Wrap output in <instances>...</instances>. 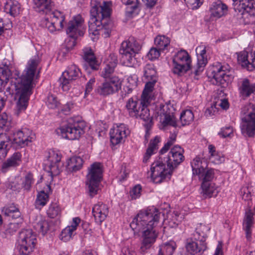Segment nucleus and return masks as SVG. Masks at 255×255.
Instances as JSON below:
<instances>
[{
	"label": "nucleus",
	"instance_id": "c756f323",
	"mask_svg": "<svg viewBox=\"0 0 255 255\" xmlns=\"http://www.w3.org/2000/svg\"><path fill=\"white\" fill-rule=\"evenodd\" d=\"M4 9L6 13L13 17L17 16L21 11L20 3L14 0H7L5 3Z\"/></svg>",
	"mask_w": 255,
	"mask_h": 255
},
{
	"label": "nucleus",
	"instance_id": "37998d69",
	"mask_svg": "<svg viewBox=\"0 0 255 255\" xmlns=\"http://www.w3.org/2000/svg\"><path fill=\"white\" fill-rule=\"evenodd\" d=\"M159 142V137L158 136L151 140L149 143V146L147 148L146 153L143 158V162H146L150 156L153 153L154 151L157 149L158 143Z\"/></svg>",
	"mask_w": 255,
	"mask_h": 255
},
{
	"label": "nucleus",
	"instance_id": "5701e85b",
	"mask_svg": "<svg viewBox=\"0 0 255 255\" xmlns=\"http://www.w3.org/2000/svg\"><path fill=\"white\" fill-rule=\"evenodd\" d=\"M31 133V132L26 128L16 131L13 135V144L16 147H22L27 145L33 139L30 135Z\"/></svg>",
	"mask_w": 255,
	"mask_h": 255
},
{
	"label": "nucleus",
	"instance_id": "052dcab7",
	"mask_svg": "<svg viewBox=\"0 0 255 255\" xmlns=\"http://www.w3.org/2000/svg\"><path fill=\"white\" fill-rule=\"evenodd\" d=\"M233 133V128L231 126L221 128V131L218 133V134L224 138L226 137L231 136Z\"/></svg>",
	"mask_w": 255,
	"mask_h": 255
},
{
	"label": "nucleus",
	"instance_id": "6e6552de",
	"mask_svg": "<svg viewBox=\"0 0 255 255\" xmlns=\"http://www.w3.org/2000/svg\"><path fill=\"white\" fill-rule=\"evenodd\" d=\"M103 177L102 165L100 162H95L89 168L86 184L89 195L93 197L98 193L99 186Z\"/></svg>",
	"mask_w": 255,
	"mask_h": 255
},
{
	"label": "nucleus",
	"instance_id": "bb28decb",
	"mask_svg": "<svg viewBox=\"0 0 255 255\" xmlns=\"http://www.w3.org/2000/svg\"><path fill=\"white\" fill-rule=\"evenodd\" d=\"M196 51L197 54V63L196 66H194V73L198 75L203 71L207 63V59L205 56L206 48L203 46L198 47Z\"/></svg>",
	"mask_w": 255,
	"mask_h": 255
},
{
	"label": "nucleus",
	"instance_id": "c9c22d12",
	"mask_svg": "<svg viewBox=\"0 0 255 255\" xmlns=\"http://www.w3.org/2000/svg\"><path fill=\"white\" fill-rule=\"evenodd\" d=\"M254 88L253 84H251L247 79H244L239 88V93L243 98L249 97L252 94H254Z\"/></svg>",
	"mask_w": 255,
	"mask_h": 255
},
{
	"label": "nucleus",
	"instance_id": "c85d7f7f",
	"mask_svg": "<svg viewBox=\"0 0 255 255\" xmlns=\"http://www.w3.org/2000/svg\"><path fill=\"white\" fill-rule=\"evenodd\" d=\"M21 154L19 152H15L13 155L4 161L1 166L3 172H6L12 167L18 166L21 162Z\"/></svg>",
	"mask_w": 255,
	"mask_h": 255
},
{
	"label": "nucleus",
	"instance_id": "864d4df0",
	"mask_svg": "<svg viewBox=\"0 0 255 255\" xmlns=\"http://www.w3.org/2000/svg\"><path fill=\"white\" fill-rule=\"evenodd\" d=\"M176 138V135L174 133H172L170 135L167 142L164 144V146L161 148L160 151V153L164 154L169 149L170 146L175 141Z\"/></svg>",
	"mask_w": 255,
	"mask_h": 255
},
{
	"label": "nucleus",
	"instance_id": "1a4fd4ad",
	"mask_svg": "<svg viewBox=\"0 0 255 255\" xmlns=\"http://www.w3.org/2000/svg\"><path fill=\"white\" fill-rule=\"evenodd\" d=\"M242 123L241 128L243 134L253 136L255 134V110L251 105L245 106L241 111Z\"/></svg>",
	"mask_w": 255,
	"mask_h": 255
},
{
	"label": "nucleus",
	"instance_id": "f3484780",
	"mask_svg": "<svg viewBox=\"0 0 255 255\" xmlns=\"http://www.w3.org/2000/svg\"><path fill=\"white\" fill-rule=\"evenodd\" d=\"M238 61L242 66L249 71L255 68V47L249 46L238 53Z\"/></svg>",
	"mask_w": 255,
	"mask_h": 255
},
{
	"label": "nucleus",
	"instance_id": "cd10ccee",
	"mask_svg": "<svg viewBox=\"0 0 255 255\" xmlns=\"http://www.w3.org/2000/svg\"><path fill=\"white\" fill-rule=\"evenodd\" d=\"M92 213L96 222L101 224L107 217L109 209L106 204L98 202L93 206Z\"/></svg>",
	"mask_w": 255,
	"mask_h": 255
},
{
	"label": "nucleus",
	"instance_id": "09e8293b",
	"mask_svg": "<svg viewBox=\"0 0 255 255\" xmlns=\"http://www.w3.org/2000/svg\"><path fill=\"white\" fill-rule=\"evenodd\" d=\"M11 72L10 70H7L0 67V84H7L10 79Z\"/></svg>",
	"mask_w": 255,
	"mask_h": 255
},
{
	"label": "nucleus",
	"instance_id": "b1692460",
	"mask_svg": "<svg viewBox=\"0 0 255 255\" xmlns=\"http://www.w3.org/2000/svg\"><path fill=\"white\" fill-rule=\"evenodd\" d=\"M49 13L51 21L46 24L48 29L51 33L60 30L64 26V15L58 10H55Z\"/></svg>",
	"mask_w": 255,
	"mask_h": 255
},
{
	"label": "nucleus",
	"instance_id": "f03ea898",
	"mask_svg": "<svg viewBox=\"0 0 255 255\" xmlns=\"http://www.w3.org/2000/svg\"><path fill=\"white\" fill-rule=\"evenodd\" d=\"M112 3L104 1L103 5L93 6L90 10L91 17L89 21L90 35H98L101 31L105 37H109L113 27L110 19Z\"/></svg>",
	"mask_w": 255,
	"mask_h": 255
},
{
	"label": "nucleus",
	"instance_id": "72a5a7b5",
	"mask_svg": "<svg viewBox=\"0 0 255 255\" xmlns=\"http://www.w3.org/2000/svg\"><path fill=\"white\" fill-rule=\"evenodd\" d=\"M45 190L47 192L46 193L44 190H42L38 192L35 201V206L36 208L40 209L41 207L44 206L47 203L49 200L48 190L49 192L51 190V187L49 185L46 186Z\"/></svg>",
	"mask_w": 255,
	"mask_h": 255
},
{
	"label": "nucleus",
	"instance_id": "20e7f679",
	"mask_svg": "<svg viewBox=\"0 0 255 255\" xmlns=\"http://www.w3.org/2000/svg\"><path fill=\"white\" fill-rule=\"evenodd\" d=\"M140 49V44L134 37H130L128 40L123 42L119 51L123 65L128 67L135 66L137 63L135 55Z\"/></svg>",
	"mask_w": 255,
	"mask_h": 255
},
{
	"label": "nucleus",
	"instance_id": "7c9ffc66",
	"mask_svg": "<svg viewBox=\"0 0 255 255\" xmlns=\"http://www.w3.org/2000/svg\"><path fill=\"white\" fill-rule=\"evenodd\" d=\"M34 3L37 11L45 14L50 13L53 6L51 0H34Z\"/></svg>",
	"mask_w": 255,
	"mask_h": 255
},
{
	"label": "nucleus",
	"instance_id": "49530a36",
	"mask_svg": "<svg viewBox=\"0 0 255 255\" xmlns=\"http://www.w3.org/2000/svg\"><path fill=\"white\" fill-rule=\"evenodd\" d=\"M144 75L147 80H156V72L153 64H147L144 68Z\"/></svg>",
	"mask_w": 255,
	"mask_h": 255
},
{
	"label": "nucleus",
	"instance_id": "39448f33",
	"mask_svg": "<svg viewBox=\"0 0 255 255\" xmlns=\"http://www.w3.org/2000/svg\"><path fill=\"white\" fill-rule=\"evenodd\" d=\"M86 125L79 118H72L67 123L56 130L57 134L62 137L74 140L79 138L84 132Z\"/></svg>",
	"mask_w": 255,
	"mask_h": 255
},
{
	"label": "nucleus",
	"instance_id": "3c124183",
	"mask_svg": "<svg viewBox=\"0 0 255 255\" xmlns=\"http://www.w3.org/2000/svg\"><path fill=\"white\" fill-rule=\"evenodd\" d=\"M47 215L51 218H54L58 216L60 213V209L57 203H52L50 205L47 210Z\"/></svg>",
	"mask_w": 255,
	"mask_h": 255
},
{
	"label": "nucleus",
	"instance_id": "a211bd4d",
	"mask_svg": "<svg viewBox=\"0 0 255 255\" xmlns=\"http://www.w3.org/2000/svg\"><path fill=\"white\" fill-rule=\"evenodd\" d=\"M148 227L149 228L140 230L142 232V241L140 251L143 254L151 248L158 235V232L156 230V227L151 228V226H148Z\"/></svg>",
	"mask_w": 255,
	"mask_h": 255
},
{
	"label": "nucleus",
	"instance_id": "6e6d98bb",
	"mask_svg": "<svg viewBox=\"0 0 255 255\" xmlns=\"http://www.w3.org/2000/svg\"><path fill=\"white\" fill-rule=\"evenodd\" d=\"M19 228V224L17 223H10L6 227L4 233L7 236H11Z\"/></svg>",
	"mask_w": 255,
	"mask_h": 255
},
{
	"label": "nucleus",
	"instance_id": "ea45409f",
	"mask_svg": "<svg viewBox=\"0 0 255 255\" xmlns=\"http://www.w3.org/2000/svg\"><path fill=\"white\" fill-rule=\"evenodd\" d=\"M83 164V160L80 157H73L67 163V168L69 170L76 172L80 170Z\"/></svg>",
	"mask_w": 255,
	"mask_h": 255
},
{
	"label": "nucleus",
	"instance_id": "774afa93",
	"mask_svg": "<svg viewBox=\"0 0 255 255\" xmlns=\"http://www.w3.org/2000/svg\"><path fill=\"white\" fill-rule=\"evenodd\" d=\"M184 1L192 9L198 8L202 3L201 0H184Z\"/></svg>",
	"mask_w": 255,
	"mask_h": 255
},
{
	"label": "nucleus",
	"instance_id": "4d7b16f0",
	"mask_svg": "<svg viewBox=\"0 0 255 255\" xmlns=\"http://www.w3.org/2000/svg\"><path fill=\"white\" fill-rule=\"evenodd\" d=\"M115 68V67H113L111 65L106 63V66L102 72V76L105 78L110 79L111 78V74L114 72Z\"/></svg>",
	"mask_w": 255,
	"mask_h": 255
},
{
	"label": "nucleus",
	"instance_id": "393cba45",
	"mask_svg": "<svg viewBox=\"0 0 255 255\" xmlns=\"http://www.w3.org/2000/svg\"><path fill=\"white\" fill-rule=\"evenodd\" d=\"M61 160V157L57 153L52 151L49 155L45 163V168L52 175H58L60 173L58 164Z\"/></svg>",
	"mask_w": 255,
	"mask_h": 255
},
{
	"label": "nucleus",
	"instance_id": "13d9d810",
	"mask_svg": "<svg viewBox=\"0 0 255 255\" xmlns=\"http://www.w3.org/2000/svg\"><path fill=\"white\" fill-rule=\"evenodd\" d=\"M161 51L157 47L151 48L147 54V57L151 60L156 59L159 57Z\"/></svg>",
	"mask_w": 255,
	"mask_h": 255
},
{
	"label": "nucleus",
	"instance_id": "dca6fc26",
	"mask_svg": "<svg viewBox=\"0 0 255 255\" xmlns=\"http://www.w3.org/2000/svg\"><path fill=\"white\" fill-rule=\"evenodd\" d=\"M184 149L179 145L173 146L167 155L163 154L164 160L167 162V166L173 169L184 160L183 154Z\"/></svg>",
	"mask_w": 255,
	"mask_h": 255
},
{
	"label": "nucleus",
	"instance_id": "2eb2a0df",
	"mask_svg": "<svg viewBox=\"0 0 255 255\" xmlns=\"http://www.w3.org/2000/svg\"><path fill=\"white\" fill-rule=\"evenodd\" d=\"M122 86V81L117 76H113L104 82L97 89L100 95L108 96L118 92Z\"/></svg>",
	"mask_w": 255,
	"mask_h": 255
},
{
	"label": "nucleus",
	"instance_id": "603ef678",
	"mask_svg": "<svg viewBox=\"0 0 255 255\" xmlns=\"http://www.w3.org/2000/svg\"><path fill=\"white\" fill-rule=\"evenodd\" d=\"M73 231L70 228L68 227L63 229L60 235V239L65 242L69 241L74 235Z\"/></svg>",
	"mask_w": 255,
	"mask_h": 255
},
{
	"label": "nucleus",
	"instance_id": "c03bdc74",
	"mask_svg": "<svg viewBox=\"0 0 255 255\" xmlns=\"http://www.w3.org/2000/svg\"><path fill=\"white\" fill-rule=\"evenodd\" d=\"M198 176L199 179L202 181V183L212 182V180L214 178L215 173L213 169L206 167Z\"/></svg>",
	"mask_w": 255,
	"mask_h": 255
},
{
	"label": "nucleus",
	"instance_id": "2f4dec72",
	"mask_svg": "<svg viewBox=\"0 0 255 255\" xmlns=\"http://www.w3.org/2000/svg\"><path fill=\"white\" fill-rule=\"evenodd\" d=\"M122 3L127 5L126 9L127 15L132 17L138 14L139 1L138 0H121Z\"/></svg>",
	"mask_w": 255,
	"mask_h": 255
},
{
	"label": "nucleus",
	"instance_id": "338daca9",
	"mask_svg": "<svg viewBox=\"0 0 255 255\" xmlns=\"http://www.w3.org/2000/svg\"><path fill=\"white\" fill-rule=\"evenodd\" d=\"M127 83L126 86L131 87L133 89L137 86V78L136 75L129 76L127 79Z\"/></svg>",
	"mask_w": 255,
	"mask_h": 255
},
{
	"label": "nucleus",
	"instance_id": "f8f14e48",
	"mask_svg": "<svg viewBox=\"0 0 255 255\" xmlns=\"http://www.w3.org/2000/svg\"><path fill=\"white\" fill-rule=\"evenodd\" d=\"M201 229L197 228L186 244L187 251L192 255L201 254L206 249V244L205 242L206 234L204 231L200 233Z\"/></svg>",
	"mask_w": 255,
	"mask_h": 255
},
{
	"label": "nucleus",
	"instance_id": "8fccbe9b",
	"mask_svg": "<svg viewBox=\"0 0 255 255\" xmlns=\"http://www.w3.org/2000/svg\"><path fill=\"white\" fill-rule=\"evenodd\" d=\"M73 80L66 77L64 75H62L59 78V82L60 86L64 91H68L72 86Z\"/></svg>",
	"mask_w": 255,
	"mask_h": 255
},
{
	"label": "nucleus",
	"instance_id": "aec40b11",
	"mask_svg": "<svg viewBox=\"0 0 255 255\" xmlns=\"http://www.w3.org/2000/svg\"><path fill=\"white\" fill-rule=\"evenodd\" d=\"M83 22L82 16L77 15L68 22L66 32L69 37H78L83 35Z\"/></svg>",
	"mask_w": 255,
	"mask_h": 255
},
{
	"label": "nucleus",
	"instance_id": "6ab92c4d",
	"mask_svg": "<svg viewBox=\"0 0 255 255\" xmlns=\"http://www.w3.org/2000/svg\"><path fill=\"white\" fill-rule=\"evenodd\" d=\"M129 132L128 128L123 124L114 127L110 132L111 143L113 145H117L122 142Z\"/></svg>",
	"mask_w": 255,
	"mask_h": 255
},
{
	"label": "nucleus",
	"instance_id": "f704fd0d",
	"mask_svg": "<svg viewBox=\"0 0 255 255\" xmlns=\"http://www.w3.org/2000/svg\"><path fill=\"white\" fill-rule=\"evenodd\" d=\"M202 193L205 197L211 198L217 196L219 190L215 184L212 182L202 183Z\"/></svg>",
	"mask_w": 255,
	"mask_h": 255
},
{
	"label": "nucleus",
	"instance_id": "69168bd1",
	"mask_svg": "<svg viewBox=\"0 0 255 255\" xmlns=\"http://www.w3.org/2000/svg\"><path fill=\"white\" fill-rule=\"evenodd\" d=\"M241 195L245 201H249L251 199V194L248 187H243L241 189Z\"/></svg>",
	"mask_w": 255,
	"mask_h": 255
},
{
	"label": "nucleus",
	"instance_id": "4c0bfd02",
	"mask_svg": "<svg viewBox=\"0 0 255 255\" xmlns=\"http://www.w3.org/2000/svg\"><path fill=\"white\" fill-rule=\"evenodd\" d=\"M253 213L249 210L247 211L244 218L243 226L248 239L251 237V228L253 224Z\"/></svg>",
	"mask_w": 255,
	"mask_h": 255
},
{
	"label": "nucleus",
	"instance_id": "a878e982",
	"mask_svg": "<svg viewBox=\"0 0 255 255\" xmlns=\"http://www.w3.org/2000/svg\"><path fill=\"white\" fill-rule=\"evenodd\" d=\"M83 57L85 61V63L84 64L83 66L88 73L90 72L89 70V67L92 70L98 69L99 64H98L94 52L91 48H85L83 49Z\"/></svg>",
	"mask_w": 255,
	"mask_h": 255
},
{
	"label": "nucleus",
	"instance_id": "0eeeda50",
	"mask_svg": "<svg viewBox=\"0 0 255 255\" xmlns=\"http://www.w3.org/2000/svg\"><path fill=\"white\" fill-rule=\"evenodd\" d=\"M151 177L154 183H160L166 179H169L172 169L167 166L164 160L163 154L160 153L158 160L155 161L151 166Z\"/></svg>",
	"mask_w": 255,
	"mask_h": 255
},
{
	"label": "nucleus",
	"instance_id": "412c9836",
	"mask_svg": "<svg viewBox=\"0 0 255 255\" xmlns=\"http://www.w3.org/2000/svg\"><path fill=\"white\" fill-rule=\"evenodd\" d=\"M235 11L241 15H252L255 11V0H233Z\"/></svg>",
	"mask_w": 255,
	"mask_h": 255
},
{
	"label": "nucleus",
	"instance_id": "4468645a",
	"mask_svg": "<svg viewBox=\"0 0 255 255\" xmlns=\"http://www.w3.org/2000/svg\"><path fill=\"white\" fill-rule=\"evenodd\" d=\"M139 100L135 98H130L127 102L126 108L128 112L129 115L131 117L135 118H140L144 121H151L149 110L148 109H144V107L141 110V113H139L137 110L138 106Z\"/></svg>",
	"mask_w": 255,
	"mask_h": 255
},
{
	"label": "nucleus",
	"instance_id": "680f3d73",
	"mask_svg": "<svg viewBox=\"0 0 255 255\" xmlns=\"http://www.w3.org/2000/svg\"><path fill=\"white\" fill-rule=\"evenodd\" d=\"M12 27V22L9 20L4 22L2 19H0V35L4 30H9Z\"/></svg>",
	"mask_w": 255,
	"mask_h": 255
},
{
	"label": "nucleus",
	"instance_id": "5fc2aeb1",
	"mask_svg": "<svg viewBox=\"0 0 255 255\" xmlns=\"http://www.w3.org/2000/svg\"><path fill=\"white\" fill-rule=\"evenodd\" d=\"M33 182V176L31 173H28L25 176L22 182V187L25 190L29 191L31 184Z\"/></svg>",
	"mask_w": 255,
	"mask_h": 255
},
{
	"label": "nucleus",
	"instance_id": "423d86ee",
	"mask_svg": "<svg viewBox=\"0 0 255 255\" xmlns=\"http://www.w3.org/2000/svg\"><path fill=\"white\" fill-rule=\"evenodd\" d=\"M229 66H222L219 63L214 64L208 70V74L212 78V81L214 84L220 85L225 87L231 83L233 76L229 74Z\"/></svg>",
	"mask_w": 255,
	"mask_h": 255
},
{
	"label": "nucleus",
	"instance_id": "e433bc0d",
	"mask_svg": "<svg viewBox=\"0 0 255 255\" xmlns=\"http://www.w3.org/2000/svg\"><path fill=\"white\" fill-rule=\"evenodd\" d=\"M156 82V80L154 79L153 80H148L146 83L141 96L142 102L144 103L145 101L147 102V100L151 102L152 99V92Z\"/></svg>",
	"mask_w": 255,
	"mask_h": 255
},
{
	"label": "nucleus",
	"instance_id": "9b49d317",
	"mask_svg": "<svg viewBox=\"0 0 255 255\" xmlns=\"http://www.w3.org/2000/svg\"><path fill=\"white\" fill-rule=\"evenodd\" d=\"M17 242L19 253L23 255H29L35 247L36 235L32 230L24 229L19 232Z\"/></svg>",
	"mask_w": 255,
	"mask_h": 255
},
{
	"label": "nucleus",
	"instance_id": "473e14b6",
	"mask_svg": "<svg viewBox=\"0 0 255 255\" xmlns=\"http://www.w3.org/2000/svg\"><path fill=\"white\" fill-rule=\"evenodd\" d=\"M193 175H198L202 171L207 167L206 161L196 156L191 162Z\"/></svg>",
	"mask_w": 255,
	"mask_h": 255
},
{
	"label": "nucleus",
	"instance_id": "7ed1b4c3",
	"mask_svg": "<svg viewBox=\"0 0 255 255\" xmlns=\"http://www.w3.org/2000/svg\"><path fill=\"white\" fill-rule=\"evenodd\" d=\"M161 214L156 208H152L146 211H141L135 217L130 224V227L133 230L140 232L148 226L156 227L159 222Z\"/></svg>",
	"mask_w": 255,
	"mask_h": 255
},
{
	"label": "nucleus",
	"instance_id": "a18cd8bd",
	"mask_svg": "<svg viewBox=\"0 0 255 255\" xmlns=\"http://www.w3.org/2000/svg\"><path fill=\"white\" fill-rule=\"evenodd\" d=\"M194 115L191 110H187L182 112L180 115V121L183 126L189 125L193 121Z\"/></svg>",
	"mask_w": 255,
	"mask_h": 255
},
{
	"label": "nucleus",
	"instance_id": "ddd939ff",
	"mask_svg": "<svg viewBox=\"0 0 255 255\" xmlns=\"http://www.w3.org/2000/svg\"><path fill=\"white\" fill-rule=\"evenodd\" d=\"M173 108L169 105H161L156 109V113L162 128L168 126L175 127L176 121L174 116Z\"/></svg>",
	"mask_w": 255,
	"mask_h": 255
},
{
	"label": "nucleus",
	"instance_id": "bf43d9fd",
	"mask_svg": "<svg viewBox=\"0 0 255 255\" xmlns=\"http://www.w3.org/2000/svg\"><path fill=\"white\" fill-rule=\"evenodd\" d=\"M46 104L49 108L54 109L58 106V102L54 96L50 95L47 97Z\"/></svg>",
	"mask_w": 255,
	"mask_h": 255
},
{
	"label": "nucleus",
	"instance_id": "e2e57ef3",
	"mask_svg": "<svg viewBox=\"0 0 255 255\" xmlns=\"http://www.w3.org/2000/svg\"><path fill=\"white\" fill-rule=\"evenodd\" d=\"M10 141L9 137L5 133H0V147L7 149V144Z\"/></svg>",
	"mask_w": 255,
	"mask_h": 255
},
{
	"label": "nucleus",
	"instance_id": "0e129e2a",
	"mask_svg": "<svg viewBox=\"0 0 255 255\" xmlns=\"http://www.w3.org/2000/svg\"><path fill=\"white\" fill-rule=\"evenodd\" d=\"M141 187L139 185L135 186L130 191V195L132 199H136L140 195Z\"/></svg>",
	"mask_w": 255,
	"mask_h": 255
},
{
	"label": "nucleus",
	"instance_id": "4be33fe9",
	"mask_svg": "<svg viewBox=\"0 0 255 255\" xmlns=\"http://www.w3.org/2000/svg\"><path fill=\"white\" fill-rule=\"evenodd\" d=\"M228 6L221 0L213 1L209 9V20H216L223 16L227 12Z\"/></svg>",
	"mask_w": 255,
	"mask_h": 255
},
{
	"label": "nucleus",
	"instance_id": "a19ab883",
	"mask_svg": "<svg viewBox=\"0 0 255 255\" xmlns=\"http://www.w3.org/2000/svg\"><path fill=\"white\" fill-rule=\"evenodd\" d=\"M170 42V39L164 35H158L154 39L156 47L160 51L167 50V47Z\"/></svg>",
	"mask_w": 255,
	"mask_h": 255
},
{
	"label": "nucleus",
	"instance_id": "9d476101",
	"mask_svg": "<svg viewBox=\"0 0 255 255\" xmlns=\"http://www.w3.org/2000/svg\"><path fill=\"white\" fill-rule=\"evenodd\" d=\"M172 62V71L174 74L181 76L189 70L194 73V67H192L191 65V57L186 51L181 50L178 51L174 56Z\"/></svg>",
	"mask_w": 255,
	"mask_h": 255
},
{
	"label": "nucleus",
	"instance_id": "de8ad7c7",
	"mask_svg": "<svg viewBox=\"0 0 255 255\" xmlns=\"http://www.w3.org/2000/svg\"><path fill=\"white\" fill-rule=\"evenodd\" d=\"M35 229L42 235H44L49 230L48 223L45 220H40L34 225Z\"/></svg>",
	"mask_w": 255,
	"mask_h": 255
},
{
	"label": "nucleus",
	"instance_id": "f257e3e1",
	"mask_svg": "<svg viewBox=\"0 0 255 255\" xmlns=\"http://www.w3.org/2000/svg\"><path fill=\"white\" fill-rule=\"evenodd\" d=\"M39 62L38 55L31 58L28 62L26 69L21 77L17 76L11 77L8 81L10 82V86L6 87V91L3 92L8 97L15 91L14 99L16 102L14 114L16 116H18L27 107L34 79L35 77L37 78L39 72L38 69Z\"/></svg>",
	"mask_w": 255,
	"mask_h": 255
},
{
	"label": "nucleus",
	"instance_id": "79ce46f5",
	"mask_svg": "<svg viewBox=\"0 0 255 255\" xmlns=\"http://www.w3.org/2000/svg\"><path fill=\"white\" fill-rule=\"evenodd\" d=\"M62 75L73 81L80 77L81 72L80 69L75 65H72L68 68L66 71L62 73Z\"/></svg>",
	"mask_w": 255,
	"mask_h": 255
},
{
	"label": "nucleus",
	"instance_id": "58836bf2",
	"mask_svg": "<svg viewBox=\"0 0 255 255\" xmlns=\"http://www.w3.org/2000/svg\"><path fill=\"white\" fill-rule=\"evenodd\" d=\"M176 248L174 242H170L162 244L159 247L157 255H172Z\"/></svg>",
	"mask_w": 255,
	"mask_h": 255
}]
</instances>
